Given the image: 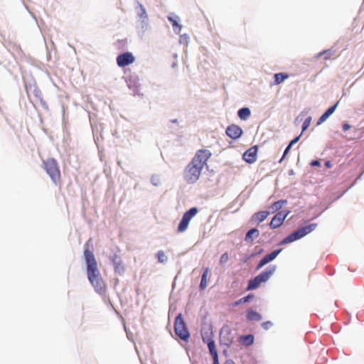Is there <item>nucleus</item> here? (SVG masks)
I'll list each match as a JSON object with an SVG mask.
<instances>
[{"instance_id": "f257e3e1", "label": "nucleus", "mask_w": 364, "mask_h": 364, "mask_svg": "<svg viewBox=\"0 0 364 364\" xmlns=\"http://www.w3.org/2000/svg\"><path fill=\"white\" fill-rule=\"evenodd\" d=\"M211 155V152L208 149H200L196 153L183 170V179L188 184H193L198 181L204 166Z\"/></svg>"}, {"instance_id": "f03ea898", "label": "nucleus", "mask_w": 364, "mask_h": 364, "mask_svg": "<svg viewBox=\"0 0 364 364\" xmlns=\"http://www.w3.org/2000/svg\"><path fill=\"white\" fill-rule=\"evenodd\" d=\"M84 257L87 264V277L90 284L97 293L100 295L105 294L106 285L97 268V263L93 252L87 248L85 249L84 250Z\"/></svg>"}, {"instance_id": "7ed1b4c3", "label": "nucleus", "mask_w": 364, "mask_h": 364, "mask_svg": "<svg viewBox=\"0 0 364 364\" xmlns=\"http://www.w3.org/2000/svg\"><path fill=\"white\" fill-rule=\"evenodd\" d=\"M277 270L275 264L269 265L264 271L248 281L247 290L257 289L262 283L267 282Z\"/></svg>"}, {"instance_id": "20e7f679", "label": "nucleus", "mask_w": 364, "mask_h": 364, "mask_svg": "<svg viewBox=\"0 0 364 364\" xmlns=\"http://www.w3.org/2000/svg\"><path fill=\"white\" fill-rule=\"evenodd\" d=\"M317 226L316 223H311L308 225L299 228L297 230L293 231L291 233L285 237L279 242L280 245L291 243L294 241L301 239L308 234L313 232Z\"/></svg>"}, {"instance_id": "39448f33", "label": "nucleus", "mask_w": 364, "mask_h": 364, "mask_svg": "<svg viewBox=\"0 0 364 364\" xmlns=\"http://www.w3.org/2000/svg\"><path fill=\"white\" fill-rule=\"evenodd\" d=\"M174 331L176 335L181 340L185 342L188 341L190 338V333L181 313L178 314L175 318Z\"/></svg>"}, {"instance_id": "423d86ee", "label": "nucleus", "mask_w": 364, "mask_h": 364, "mask_svg": "<svg viewBox=\"0 0 364 364\" xmlns=\"http://www.w3.org/2000/svg\"><path fill=\"white\" fill-rule=\"evenodd\" d=\"M43 168L52 181L56 185L60 178V172L57 161L53 158L43 161Z\"/></svg>"}, {"instance_id": "0eeeda50", "label": "nucleus", "mask_w": 364, "mask_h": 364, "mask_svg": "<svg viewBox=\"0 0 364 364\" xmlns=\"http://www.w3.org/2000/svg\"><path fill=\"white\" fill-rule=\"evenodd\" d=\"M119 252L120 250L117 248L112 250L108 257L114 267V272L119 275H123L125 272V267Z\"/></svg>"}, {"instance_id": "6e6552de", "label": "nucleus", "mask_w": 364, "mask_h": 364, "mask_svg": "<svg viewBox=\"0 0 364 364\" xmlns=\"http://www.w3.org/2000/svg\"><path fill=\"white\" fill-rule=\"evenodd\" d=\"M235 333L228 326H224L220 331V342L223 346L229 348L234 342Z\"/></svg>"}, {"instance_id": "1a4fd4ad", "label": "nucleus", "mask_w": 364, "mask_h": 364, "mask_svg": "<svg viewBox=\"0 0 364 364\" xmlns=\"http://www.w3.org/2000/svg\"><path fill=\"white\" fill-rule=\"evenodd\" d=\"M291 211L287 210L277 212L272 218L269 223L270 228L274 230L279 228L283 224L285 219L289 215Z\"/></svg>"}, {"instance_id": "9d476101", "label": "nucleus", "mask_w": 364, "mask_h": 364, "mask_svg": "<svg viewBox=\"0 0 364 364\" xmlns=\"http://www.w3.org/2000/svg\"><path fill=\"white\" fill-rule=\"evenodd\" d=\"M125 81L129 90L133 92V95H139V78L136 74H130L125 77Z\"/></svg>"}, {"instance_id": "9b49d317", "label": "nucleus", "mask_w": 364, "mask_h": 364, "mask_svg": "<svg viewBox=\"0 0 364 364\" xmlns=\"http://www.w3.org/2000/svg\"><path fill=\"white\" fill-rule=\"evenodd\" d=\"M135 60V57L130 52H124L117 57V64L119 68H124Z\"/></svg>"}, {"instance_id": "f8f14e48", "label": "nucleus", "mask_w": 364, "mask_h": 364, "mask_svg": "<svg viewBox=\"0 0 364 364\" xmlns=\"http://www.w3.org/2000/svg\"><path fill=\"white\" fill-rule=\"evenodd\" d=\"M150 28V19L148 18H136V31L137 35L142 38L145 33Z\"/></svg>"}, {"instance_id": "ddd939ff", "label": "nucleus", "mask_w": 364, "mask_h": 364, "mask_svg": "<svg viewBox=\"0 0 364 364\" xmlns=\"http://www.w3.org/2000/svg\"><path fill=\"white\" fill-rule=\"evenodd\" d=\"M258 146L257 145L253 146L248 149L242 155V159L247 163L252 164L257 160Z\"/></svg>"}, {"instance_id": "4468645a", "label": "nucleus", "mask_w": 364, "mask_h": 364, "mask_svg": "<svg viewBox=\"0 0 364 364\" xmlns=\"http://www.w3.org/2000/svg\"><path fill=\"white\" fill-rule=\"evenodd\" d=\"M225 133L230 139L235 140L242 136L243 131L240 127L232 124L226 128Z\"/></svg>"}, {"instance_id": "2eb2a0df", "label": "nucleus", "mask_w": 364, "mask_h": 364, "mask_svg": "<svg viewBox=\"0 0 364 364\" xmlns=\"http://www.w3.org/2000/svg\"><path fill=\"white\" fill-rule=\"evenodd\" d=\"M133 4L136 18H149L146 9L139 0H134Z\"/></svg>"}, {"instance_id": "dca6fc26", "label": "nucleus", "mask_w": 364, "mask_h": 364, "mask_svg": "<svg viewBox=\"0 0 364 364\" xmlns=\"http://www.w3.org/2000/svg\"><path fill=\"white\" fill-rule=\"evenodd\" d=\"M167 18L171 23L174 33L179 34L182 28V26L179 23V16L175 14H171Z\"/></svg>"}, {"instance_id": "f3484780", "label": "nucleus", "mask_w": 364, "mask_h": 364, "mask_svg": "<svg viewBox=\"0 0 364 364\" xmlns=\"http://www.w3.org/2000/svg\"><path fill=\"white\" fill-rule=\"evenodd\" d=\"M269 211L262 210L254 213L252 217L250 222L252 224H259L263 222L269 215Z\"/></svg>"}, {"instance_id": "a211bd4d", "label": "nucleus", "mask_w": 364, "mask_h": 364, "mask_svg": "<svg viewBox=\"0 0 364 364\" xmlns=\"http://www.w3.org/2000/svg\"><path fill=\"white\" fill-rule=\"evenodd\" d=\"M339 104V101L336 102L333 105L328 108L322 115L318 118L316 124L321 125L323 124L333 113L336 111L338 105Z\"/></svg>"}, {"instance_id": "6ab92c4d", "label": "nucleus", "mask_w": 364, "mask_h": 364, "mask_svg": "<svg viewBox=\"0 0 364 364\" xmlns=\"http://www.w3.org/2000/svg\"><path fill=\"white\" fill-rule=\"evenodd\" d=\"M203 341L208 346L210 354L211 355L213 358H218V354L216 350V346L215 343V341L211 337H204L203 336Z\"/></svg>"}, {"instance_id": "aec40b11", "label": "nucleus", "mask_w": 364, "mask_h": 364, "mask_svg": "<svg viewBox=\"0 0 364 364\" xmlns=\"http://www.w3.org/2000/svg\"><path fill=\"white\" fill-rule=\"evenodd\" d=\"M246 318L248 321H259L262 319V315L252 309L246 311Z\"/></svg>"}, {"instance_id": "412c9836", "label": "nucleus", "mask_w": 364, "mask_h": 364, "mask_svg": "<svg viewBox=\"0 0 364 364\" xmlns=\"http://www.w3.org/2000/svg\"><path fill=\"white\" fill-rule=\"evenodd\" d=\"M288 201L286 199H281L279 200L274 203H273L270 206L269 209L271 210L272 213L279 212L281 211L280 210L284 205H287Z\"/></svg>"}, {"instance_id": "4be33fe9", "label": "nucleus", "mask_w": 364, "mask_h": 364, "mask_svg": "<svg viewBox=\"0 0 364 364\" xmlns=\"http://www.w3.org/2000/svg\"><path fill=\"white\" fill-rule=\"evenodd\" d=\"M259 236V230L255 228L250 229L245 234V240L246 242H251Z\"/></svg>"}, {"instance_id": "5701e85b", "label": "nucleus", "mask_w": 364, "mask_h": 364, "mask_svg": "<svg viewBox=\"0 0 364 364\" xmlns=\"http://www.w3.org/2000/svg\"><path fill=\"white\" fill-rule=\"evenodd\" d=\"M255 337L252 334L241 336L239 338V341L241 342L246 346H250L253 344Z\"/></svg>"}, {"instance_id": "b1692460", "label": "nucleus", "mask_w": 364, "mask_h": 364, "mask_svg": "<svg viewBox=\"0 0 364 364\" xmlns=\"http://www.w3.org/2000/svg\"><path fill=\"white\" fill-rule=\"evenodd\" d=\"M251 115L249 107H242L237 111V116L242 120H246Z\"/></svg>"}, {"instance_id": "393cba45", "label": "nucleus", "mask_w": 364, "mask_h": 364, "mask_svg": "<svg viewBox=\"0 0 364 364\" xmlns=\"http://www.w3.org/2000/svg\"><path fill=\"white\" fill-rule=\"evenodd\" d=\"M208 271H209V268L205 267L203 270L202 275H201V279H200V282L199 284V289L200 290H203L204 289H205V287L207 286V277H208Z\"/></svg>"}, {"instance_id": "a878e982", "label": "nucleus", "mask_w": 364, "mask_h": 364, "mask_svg": "<svg viewBox=\"0 0 364 364\" xmlns=\"http://www.w3.org/2000/svg\"><path fill=\"white\" fill-rule=\"evenodd\" d=\"M190 220L182 216V218L178 225V231L179 232H184L188 227Z\"/></svg>"}, {"instance_id": "bb28decb", "label": "nucleus", "mask_w": 364, "mask_h": 364, "mask_svg": "<svg viewBox=\"0 0 364 364\" xmlns=\"http://www.w3.org/2000/svg\"><path fill=\"white\" fill-rule=\"evenodd\" d=\"M288 77V75L284 73H276L274 75V83L279 85L283 82Z\"/></svg>"}, {"instance_id": "cd10ccee", "label": "nucleus", "mask_w": 364, "mask_h": 364, "mask_svg": "<svg viewBox=\"0 0 364 364\" xmlns=\"http://www.w3.org/2000/svg\"><path fill=\"white\" fill-rule=\"evenodd\" d=\"M254 297V294H247V296H243L242 297L241 299L235 301L233 304H232V306H237L242 304H245V303H247L249 302L252 299H253Z\"/></svg>"}, {"instance_id": "c85d7f7f", "label": "nucleus", "mask_w": 364, "mask_h": 364, "mask_svg": "<svg viewBox=\"0 0 364 364\" xmlns=\"http://www.w3.org/2000/svg\"><path fill=\"white\" fill-rule=\"evenodd\" d=\"M335 53V50L332 48L324 50L320 53H318L316 55V58H320L323 56V59L325 60H328L331 55H333Z\"/></svg>"}, {"instance_id": "c756f323", "label": "nucleus", "mask_w": 364, "mask_h": 364, "mask_svg": "<svg viewBox=\"0 0 364 364\" xmlns=\"http://www.w3.org/2000/svg\"><path fill=\"white\" fill-rule=\"evenodd\" d=\"M282 251V249L279 248V249L273 250L269 254L266 255L264 256V257L266 258L267 262H268V263H269L270 262L273 261L279 255V253Z\"/></svg>"}, {"instance_id": "7c9ffc66", "label": "nucleus", "mask_w": 364, "mask_h": 364, "mask_svg": "<svg viewBox=\"0 0 364 364\" xmlns=\"http://www.w3.org/2000/svg\"><path fill=\"white\" fill-rule=\"evenodd\" d=\"M198 208L196 207H193L185 212L183 216L191 220L192 218H193L198 213Z\"/></svg>"}, {"instance_id": "2f4dec72", "label": "nucleus", "mask_w": 364, "mask_h": 364, "mask_svg": "<svg viewBox=\"0 0 364 364\" xmlns=\"http://www.w3.org/2000/svg\"><path fill=\"white\" fill-rule=\"evenodd\" d=\"M156 257L159 261V262L165 264L168 261V257L165 255L164 252L163 250H159L156 253Z\"/></svg>"}, {"instance_id": "473e14b6", "label": "nucleus", "mask_w": 364, "mask_h": 364, "mask_svg": "<svg viewBox=\"0 0 364 364\" xmlns=\"http://www.w3.org/2000/svg\"><path fill=\"white\" fill-rule=\"evenodd\" d=\"M311 117H308L303 122L302 124V127H301V134L302 133L306 131L308 127H309L310 125V123H311Z\"/></svg>"}, {"instance_id": "72a5a7b5", "label": "nucleus", "mask_w": 364, "mask_h": 364, "mask_svg": "<svg viewBox=\"0 0 364 364\" xmlns=\"http://www.w3.org/2000/svg\"><path fill=\"white\" fill-rule=\"evenodd\" d=\"M267 264H268V262H267V259L264 257H263L259 261V262L257 263L256 267H255V269L256 270H259L261 268H262L264 265H266Z\"/></svg>"}, {"instance_id": "f704fd0d", "label": "nucleus", "mask_w": 364, "mask_h": 364, "mask_svg": "<svg viewBox=\"0 0 364 364\" xmlns=\"http://www.w3.org/2000/svg\"><path fill=\"white\" fill-rule=\"evenodd\" d=\"M189 39V36L187 34L180 36L179 43L181 44H187Z\"/></svg>"}, {"instance_id": "c9c22d12", "label": "nucleus", "mask_w": 364, "mask_h": 364, "mask_svg": "<svg viewBox=\"0 0 364 364\" xmlns=\"http://www.w3.org/2000/svg\"><path fill=\"white\" fill-rule=\"evenodd\" d=\"M33 92L34 96L38 100H40L41 98L43 97H42V94H41V91L37 87H36V86L33 88Z\"/></svg>"}, {"instance_id": "e433bc0d", "label": "nucleus", "mask_w": 364, "mask_h": 364, "mask_svg": "<svg viewBox=\"0 0 364 364\" xmlns=\"http://www.w3.org/2000/svg\"><path fill=\"white\" fill-rule=\"evenodd\" d=\"M229 259L228 254L227 252L223 253L220 258V263L223 264L227 262Z\"/></svg>"}, {"instance_id": "4c0bfd02", "label": "nucleus", "mask_w": 364, "mask_h": 364, "mask_svg": "<svg viewBox=\"0 0 364 364\" xmlns=\"http://www.w3.org/2000/svg\"><path fill=\"white\" fill-rule=\"evenodd\" d=\"M291 146H290L289 144L287 145V146L286 147V149H284V153H283V155L282 156V158L279 159V162L281 163L284 159L285 158V156L288 154V153L289 152L290 149H291Z\"/></svg>"}, {"instance_id": "58836bf2", "label": "nucleus", "mask_w": 364, "mask_h": 364, "mask_svg": "<svg viewBox=\"0 0 364 364\" xmlns=\"http://www.w3.org/2000/svg\"><path fill=\"white\" fill-rule=\"evenodd\" d=\"M273 323L268 321H264L263 323H262L261 326L264 329V330H268L271 326H272Z\"/></svg>"}, {"instance_id": "ea45409f", "label": "nucleus", "mask_w": 364, "mask_h": 364, "mask_svg": "<svg viewBox=\"0 0 364 364\" xmlns=\"http://www.w3.org/2000/svg\"><path fill=\"white\" fill-rule=\"evenodd\" d=\"M301 136V134H300L299 136H296L295 138H294L289 144V145L290 146L292 147V146H294L296 143H297L300 139Z\"/></svg>"}, {"instance_id": "a19ab883", "label": "nucleus", "mask_w": 364, "mask_h": 364, "mask_svg": "<svg viewBox=\"0 0 364 364\" xmlns=\"http://www.w3.org/2000/svg\"><path fill=\"white\" fill-rule=\"evenodd\" d=\"M151 182L155 186L159 185V179L156 176H153L151 178Z\"/></svg>"}, {"instance_id": "79ce46f5", "label": "nucleus", "mask_w": 364, "mask_h": 364, "mask_svg": "<svg viewBox=\"0 0 364 364\" xmlns=\"http://www.w3.org/2000/svg\"><path fill=\"white\" fill-rule=\"evenodd\" d=\"M311 166H320L321 161L319 160H312L310 163Z\"/></svg>"}, {"instance_id": "37998d69", "label": "nucleus", "mask_w": 364, "mask_h": 364, "mask_svg": "<svg viewBox=\"0 0 364 364\" xmlns=\"http://www.w3.org/2000/svg\"><path fill=\"white\" fill-rule=\"evenodd\" d=\"M263 252V249L260 248L256 253H252L249 257H247L245 259H244V262H246L247 259L250 257H254L256 255L261 254Z\"/></svg>"}, {"instance_id": "c03bdc74", "label": "nucleus", "mask_w": 364, "mask_h": 364, "mask_svg": "<svg viewBox=\"0 0 364 364\" xmlns=\"http://www.w3.org/2000/svg\"><path fill=\"white\" fill-rule=\"evenodd\" d=\"M342 127H343V131L346 132V131L348 130L351 127V126L348 123H344L343 124Z\"/></svg>"}, {"instance_id": "a18cd8bd", "label": "nucleus", "mask_w": 364, "mask_h": 364, "mask_svg": "<svg viewBox=\"0 0 364 364\" xmlns=\"http://www.w3.org/2000/svg\"><path fill=\"white\" fill-rule=\"evenodd\" d=\"M40 102H41V105H42V107H45V108H48V105H47V103L43 100V97L41 98L39 100Z\"/></svg>"}, {"instance_id": "49530a36", "label": "nucleus", "mask_w": 364, "mask_h": 364, "mask_svg": "<svg viewBox=\"0 0 364 364\" xmlns=\"http://www.w3.org/2000/svg\"><path fill=\"white\" fill-rule=\"evenodd\" d=\"M40 102H41V105H42V107H45V108H48V105H47V103L43 100V97L41 98L39 100Z\"/></svg>"}, {"instance_id": "de8ad7c7", "label": "nucleus", "mask_w": 364, "mask_h": 364, "mask_svg": "<svg viewBox=\"0 0 364 364\" xmlns=\"http://www.w3.org/2000/svg\"><path fill=\"white\" fill-rule=\"evenodd\" d=\"M325 166L327 168H331L332 166V164L330 161H326L325 162Z\"/></svg>"}, {"instance_id": "09e8293b", "label": "nucleus", "mask_w": 364, "mask_h": 364, "mask_svg": "<svg viewBox=\"0 0 364 364\" xmlns=\"http://www.w3.org/2000/svg\"><path fill=\"white\" fill-rule=\"evenodd\" d=\"M213 364H220L219 361H218V357L213 358Z\"/></svg>"}, {"instance_id": "8fccbe9b", "label": "nucleus", "mask_w": 364, "mask_h": 364, "mask_svg": "<svg viewBox=\"0 0 364 364\" xmlns=\"http://www.w3.org/2000/svg\"><path fill=\"white\" fill-rule=\"evenodd\" d=\"M225 364H235V363H234V361H233V360H226V362L225 363Z\"/></svg>"}, {"instance_id": "3c124183", "label": "nucleus", "mask_w": 364, "mask_h": 364, "mask_svg": "<svg viewBox=\"0 0 364 364\" xmlns=\"http://www.w3.org/2000/svg\"><path fill=\"white\" fill-rule=\"evenodd\" d=\"M288 173H289V175H290V176H291V175H294V171H293L292 169H290V170H289Z\"/></svg>"}, {"instance_id": "603ef678", "label": "nucleus", "mask_w": 364, "mask_h": 364, "mask_svg": "<svg viewBox=\"0 0 364 364\" xmlns=\"http://www.w3.org/2000/svg\"><path fill=\"white\" fill-rule=\"evenodd\" d=\"M47 57H48V60H49L50 58V52L48 50Z\"/></svg>"}, {"instance_id": "864d4df0", "label": "nucleus", "mask_w": 364, "mask_h": 364, "mask_svg": "<svg viewBox=\"0 0 364 364\" xmlns=\"http://www.w3.org/2000/svg\"><path fill=\"white\" fill-rule=\"evenodd\" d=\"M171 123H177V122H178V120H177L176 119H171Z\"/></svg>"}, {"instance_id": "5fc2aeb1", "label": "nucleus", "mask_w": 364, "mask_h": 364, "mask_svg": "<svg viewBox=\"0 0 364 364\" xmlns=\"http://www.w3.org/2000/svg\"><path fill=\"white\" fill-rule=\"evenodd\" d=\"M176 65V63H173L172 64V67H175Z\"/></svg>"}]
</instances>
